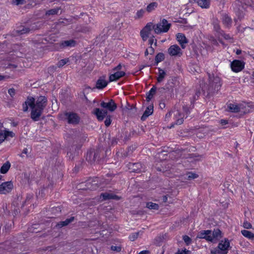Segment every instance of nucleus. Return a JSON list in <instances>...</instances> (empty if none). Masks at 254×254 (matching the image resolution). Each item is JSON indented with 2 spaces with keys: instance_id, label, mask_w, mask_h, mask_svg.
Returning a JSON list of instances; mask_svg holds the SVG:
<instances>
[{
  "instance_id": "1",
  "label": "nucleus",
  "mask_w": 254,
  "mask_h": 254,
  "mask_svg": "<svg viewBox=\"0 0 254 254\" xmlns=\"http://www.w3.org/2000/svg\"><path fill=\"white\" fill-rule=\"evenodd\" d=\"M221 237L222 233L219 229L214 230L213 232L210 230H202L196 236L197 238L205 239L207 241L213 243L216 242Z\"/></svg>"
},
{
  "instance_id": "2",
  "label": "nucleus",
  "mask_w": 254,
  "mask_h": 254,
  "mask_svg": "<svg viewBox=\"0 0 254 254\" xmlns=\"http://www.w3.org/2000/svg\"><path fill=\"white\" fill-rule=\"evenodd\" d=\"M123 67L121 64H119L112 70L109 78L110 82L117 81L125 75L126 72Z\"/></svg>"
},
{
  "instance_id": "3",
  "label": "nucleus",
  "mask_w": 254,
  "mask_h": 254,
  "mask_svg": "<svg viewBox=\"0 0 254 254\" xmlns=\"http://www.w3.org/2000/svg\"><path fill=\"white\" fill-rule=\"evenodd\" d=\"M230 248V242L228 240L225 239L222 240L218 246V250H211V254H227Z\"/></svg>"
},
{
  "instance_id": "4",
  "label": "nucleus",
  "mask_w": 254,
  "mask_h": 254,
  "mask_svg": "<svg viewBox=\"0 0 254 254\" xmlns=\"http://www.w3.org/2000/svg\"><path fill=\"white\" fill-rule=\"evenodd\" d=\"M171 118H173L175 121V124L181 125L183 123L184 115L181 114L178 110L175 109L166 115V121H169Z\"/></svg>"
},
{
  "instance_id": "5",
  "label": "nucleus",
  "mask_w": 254,
  "mask_h": 254,
  "mask_svg": "<svg viewBox=\"0 0 254 254\" xmlns=\"http://www.w3.org/2000/svg\"><path fill=\"white\" fill-rule=\"evenodd\" d=\"M170 27V24L166 19H163L160 23L154 25V30L155 33L167 32Z\"/></svg>"
},
{
  "instance_id": "6",
  "label": "nucleus",
  "mask_w": 254,
  "mask_h": 254,
  "mask_svg": "<svg viewBox=\"0 0 254 254\" xmlns=\"http://www.w3.org/2000/svg\"><path fill=\"white\" fill-rule=\"evenodd\" d=\"M153 29H154V24L151 22H149L140 31V36L143 41H145L150 37Z\"/></svg>"
},
{
  "instance_id": "7",
  "label": "nucleus",
  "mask_w": 254,
  "mask_h": 254,
  "mask_svg": "<svg viewBox=\"0 0 254 254\" xmlns=\"http://www.w3.org/2000/svg\"><path fill=\"white\" fill-rule=\"evenodd\" d=\"M168 53L171 56L181 57L182 54V50L177 45L171 46L168 49Z\"/></svg>"
},
{
  "instance_id": "8",
  "label": "nucleus",
  "mask_w": 254,
  "mask_h": 254,
  "mask_svg": "<svg viewBox=\"0 0 254 254\" xmlns=\"http://www.w3.org/2000/svg\"><path fill=\"white\" fill-rule=\"evenodd\" d=\"M245 67V63L240 60H234L231 64V67L233 71L238 72L242 70Z\"/></svg>"
},
{
  "instance_id": "9",
  "label": "nucleus",
  "mask_w": 254,
  "mask_h": 254,
  "mask_svg": "<svg viewBox=\"0 0 254 254\" xmlns=\"http://www.w3.org/2000/svg\"><path fill=\"white\" fill-rule=\"evenodd\" d=\"M13 185L11 181L2 183L0 185V193L6 194L11 191L13 189Z\"/></svg>"
},
{
  "instance_id": "10",
  "label": "nucleus",
  "mask_w": 254,
  "mask_h": 254,
  "mask_svg": "<svg viewBox=\"0 0 254 254\" xmlns=\"http://www.w3.org/2000/svg\"><path fill=\"white\" fill-rule=\"evenodd\" d=\"M43 111V110L36 107L35 105L33 107H32L30 117L32 120L35 122L39 121Z\"/></svg>"
},
{
  "instance_id": "11",
  "label": "nucleus",
  "mask_w": 254,
  "mask_h": 254,
  "mask_svg": "<svg viewBox=\"0 0 254 254\" xmlns=\"http://www.w3.org/2000/svg\"><path fill=\"white\" fill-rule=\"evenodd\" d=\"M107 111L104 109L96 108L93 111V114L96 116L99 121H102L107 116Z\"/></svg>"
},
{
  "instance_id": "12",
  "label": "nucleus",
  "mask_w": 254,
  "mask_h": 254,
  "mask_svg": "<svg viewBox=\"0 0 254 254\" xmlns=\"http://www.w3.org/2000/svg\"><path fill=\"white\" fill-rule=\"evenodd\" d=\"M35 98L31 96H28L26 100L22 104V110L23 112H27L28 110V106L31 108L35 105Z\"/></svg>"
},
{
  "instance_id": "13",
  "label": "nucleus",
  "mask_w": 254,
  "mask_h": 254,
  "mask_svg": "<svg viewBox=\"0 0 254 254\" xmlns=\"http://www.w3.org/2000/svg\"><path fill=\"white\" fill-rule=\"evenodd\" d=\"M100 106L104 109H107L109 112H113L117 108V106L113 100H110L108 102H102Z\"/></svg>"
},
{
  "instance_id": "14",
  "label": "nucleus",
  "mask_w": 254,
  "mask_h": 254,
  "mask_svg": "<svg viewBox=\"0 0 254 254\" xmlns=\"http://www.w3.org/2000/svg\"><path fill=\"white\" fill-rule=\"evenodd\" d=\"M66 119L69 124H77L79 121V118L77 114L72 113H66L65 114Z\"/></svg>"
},
{
  "instance_id": "15",
  "label": "nucleus",
  "mask_w": 254,
  "mask_h": 254,
  "mask_svg": "<svg viewBox=\"0 0 254 254\" xmlns=\"http://www.w3.org/2000/svg\"><path fill=\"white\" fill-rule=\"evenodd\" d=\"M38 28V26L36 24L34 23L29 26L23 27L22 29L18 30V32L20 34H27L32 32Z\"/></svg>"
},
{
  "instance_id": "16",
  "label": "nucleus",
  "mask_w": 254,
  "mask_h": 254,
  "mask_svg": "<svg viewBox=\"0 0 254 254\" xmlns=\"http://www.w3.org/2000/svg\"><path fill=\"white\" fill-rule=\"evenodd\" d=\"M47 98L45 96H40L37 100L35 107L42 110L46 106Z\"/></svg>"
},
{
  "instance_id": "17",
  "label": "nucleus",
  "mask_w": 254,
  "mask_h": 254,
  "mask_svg": "<svg viewBox=\"0 0 254 254\" xmlns=\"http://www.w3.org/2000/svg\"><path fill=\"white\" fill-rule=\"evenodd\" d=\"M177 40L179 44L181 45L182 49H185L186 44L188 43V40L185 36L181 33H178L177 36Z\"/></svg>"
},
{
  "instance_id": "18",
  "label": "nucleus",
  "mask_w": 254,
  "mask_h": 254,
  "mask_svg": "<svg viewBox=\"0 0 254 254\" xmlns=\"http://www.w3.org/2000/svg\"><path fill=\"white\" fill-rule=\"evenodd\" d=\"M4 132L1 131L0 132V144L8 136L11 137L14 136V133L12 131H10L4 129Z\"/></svg>"
},
{
  "instance_id": "19",
  "label": "nucleus",
  "mask_w": 254,
  "mask_h": 254,
  "mask_svg": "<svg viewBox=\"0 0 254 254\" xmlns=\"http://www.w3.org/2000/svg\"><path fill=\"white\" fill-rule=\"evenodd\" d=\"M202 8H208L210 4V0H193Z\"/></svg>"
},
{
  "instance_id": "20",
  "label": "nucleus",
  "mask_w": 254,
  "mask_h": 254,
  "mask_svg": "<svg viewBox=\"0 0 254 254\" xmlns=\"http://www.w3.org/2000/svg\"><path fill=\"white\" fill-rule=\"evenodd\" d=\"M43 228V225L40 224H32L30 227H29L28 229V231L30 233H38L39 232L40 229H42Z\"/></svg>"
},
{
  "instance_id": "21",
  "label": "nucleus",
  "mask_w": 254,
  "mask_h": 254,
  "mask_svg": "<svg viewBox=\"0 0 254 254\" xmlns=\"http://www.w3.org/2000/svg\"><path fill=\"white\" fill-rule=\"evenodd\" d=\"M153 112V106L152 105L148 106L145 110L143 115L141 117L142 120H145L148 116L151 115Z\"/></svg>"
},
{
  "instance_id": "22",
  "label": "nucleus",
  "mask_w": 254,
  "mask_h": 254,
  "mask_svg": "<svg viewBox=\"0 0 254 254\" xmlns=\"http://www.w3.org/2000/svg\"><path fill=\"white\" fill-rule=\"evenodd\" d=\"M108 84V82L104 78H100L96 82V88L102 89L105 87Z\"/></svg>"
},
{
  "instance_id": "23",
  "label": "nucleus",
  "mask_w": 254,
  "mask_h": 254,
  "mask_svg": "<svg viewBox=\"0 0 254 254\" xmlns=\"http://www.w3.org/2000/svg\"><path fill=\"white\" fill-rule=\"evenodd\" d=\"M11 166L10 163L9 161H6L1 167L0 172L1 174H5L9 170Z\"/></svg>"
},
{
  "instance_id": "24",
  "label": "nucleus",
  "mask_w": 254,
  "mask_h": 254,
  "mask_svg": "<svg viewBox=\"0 0 254 254\" xmlns=\"http://www.w3.org/2000/svg\"><path fill=\"white\" fill-rule=\"evenodd\" d=\"M75 45V42L72 40L64 41L61 43V46L63 48L72 47H74Z\"/></svg>"
},
{
  "instance_id": "25",
  "label": "nucleus",
  "mask_w": 254,
  "mask_h": 254,
  "mask_svg": "<svg viewBox=\"0 0 254 254\" xmlns=\"http://www.w3.org/2000/svg\"><path fill=\"white\" fill-rule=\"evenodd\" d=\"M158 6V3L156 2H152L148 4L146 7V10L150 13L154 11Z\"/></svg>"
},
{
  "instance_id": "26",
  "label": "nucleus",
  "mask_w": 254,
  "mask_h": 254,
  "mask_svg": "<svg viewBox=\"0 0 254 254\" xmlns=\"http://www.w3.org/2000/svg\"><path fill=\"white\" fill-rule=\"evenodd\" d=\"M241 233L245 237L250 240H254V234L251 232L246 230H243L241 231Z\"/></svg>"
},
{
  "instance_id": "27",
  "label": "nucleus",
  "mask_w": 254,
  "mask_h": 254,
  "mask_svg": "<svg viewBox=\"0 0 254 254\" xmlns=\"http://www.w3.org/2000/svg\"><path fill=\"white\" fill-rule=\"evenodd\" d=\"M223 23L227 27L231 25L232 23L231 18L227 15H224L222 17Z\"/></svg>"
},
{
  "instance_id": "28",
  "label": "nucleus",
  "mask_w": 254,
  "mask_h": 254,
  "mask_svg": "<svg viewBox=\"0 0 254 254\" xmlns=\"http://www.w3.org/2000/svg\"><path fill=\"white\" fill-rule=\"evenodd\" d=\"M158 70V76L157 77V80L158 82H161L163 81V79L164 78L166 75V73L164 70L161 69L160 68H159Z\"/></svg>"
},
{
  "instance_id": "29",
  "label": "nucleus",
  "mask_w": 254,
  "mask_h": 254,
  "mask_svg": "<svg viewBox=\"0 0 254 254\" xmlns=\"http://www.w3.org/2000/svg\"><path fill=\"white\" fill-rule=\"evenodd\" d=\"M229 109L232 112H238L240 111V108L236 104H230L228 106Z\"/></svg>"
},
{
  "instance_id": "30",
  "label": "nucleus",
  "mask_w": 254,
  "mask_h": 254,
  "mask_svg": "<svg viewBox=\"0 0 254 254\" xmlns=\"http://www.w3.org/2000/svg\"><path fill=\"white\" fill-rule=\"evenodd\" d=\"M156 91V88L153 87L149 91V92L147 94L146 96V100L147 101H149L153 97L154 95L155 94Z\"/></svg>"
},
{
  "instance_id": "31",
  "label": "nucleus",
  "mask_w": 254,
  "mask_h": 254,
  "mask_svg": "<svg viewBox=\"0 0 254 254\" xmlns=\"http://www.w3.org/2000/svg\"><path fill=\"white\" fill-rule=\"evenodd\" d=\"M101 196L103 197V198L104 199H111V198H113V199H119V198L116 195H114L109 194V193H103V194H102Z\"/></svg>"
},
{
  "instance_id": "32",
  "label": "nucleus",
  "mask_w": 254,
  "mask_h": 254,
  "mask_svg": "<svg viewBox=\"0 0 254 254\" xmlns=\"http://www.w3.org/2000/svg\"><path fill=\"white\" fill-rule=\"evenodd\" d=\"M145 11L143 9H140L137 10L134 16L135 19H139L143 17Z\"/></svg>"
},
{
  "instance_id": "33",
  "label": "nucleus",
  "mask_w": 254,
  "mask_h": 254,
  "mask_svg": "<svg viewBox=\"0 0 254 254\" xmlns=\"http://www.w3.org/2000/svg\"><path fill=\"white\" fill-rule=\"evenodd\" d=\"M165 56L164 54L160 53L158 54L155 57V61L158 64L164 60Z\"/></svg>"
},
{
  "instance_id": "34",
  "label": "nucleus",
  "mask_w": 254,
  "mask_h": 254,
  "mask_svg": "<svg viewBox=\"0 0 254 254\" xmlns=\"http://www.w3.org/2000/svg\"><path fill=\"white\" fill-rule=\"evenodd\" d=\"M147 207L149 209H158L159 206L157 204L153 202H148L146 204Z\"/></svg>"
},
{
  "instance_id": "35",
  "label": "nucleus",
  "mask_w": 254,
  "mask_h": 254,
  "mask_svg": "<svg viewBox=\"0 0 254 254\" xmlns=\"http://www.w3.org/2000/svg\"><path fill=\"white\" fill-rule=\"evenodd\" d=\"M72 220H73V218L67 219L64 221L61 222L60 223H59L58 224V225L59 227H63V226L68 225Z\"/></svg>"
},
{
  "instance_id": "36",
  "label": "nucleus",
  "mask_w": 254,
  "mask_h": 254,
  "mask_svg": "<svg viewBox=\"0 0 254 254\" xmlns=\"http://www.w3.org/2000/svg\"><path fill=\"white\" fill-rule=\"evenodd\" d=\"M26 2L25 0H12L11 1V3L15 5H22L26 3Z\"/></svg>"
},
{
  "instance_id": "37",
  "label": "nucleus",
  "mask_w": 254,
  "mask_h": 254,
  "mask_svg": "<svg viewBox=\"0 0 254 254\" xmlns=\"http://www.w3.org/2000/svg\"><path fill=\"white\" fill-rule=\"evenodd\" d=\"M68 62V59H64L61 60L58 62V66L59 67H62L65 65L66 64H67Z\"/></svg>"
},
{
  "instance_id": "38",
  "label": "nucleus",
  "mask_w": 254,
  "mask_h": 254,
  "mask_svg": "<svg viewBox=\"0 0 254 254\" xmlns=\"http://www.w3.org/2000/svg\"><path fill=\"white\" fill-rule=\"evenodd\" d=\"M183 239L186 245H189L191 243V239L188 236L185 235L183 237Z\"/></svg>"
},
{
  "instance_id": "39",
  "label": "nucleus",
  "mask_w": 254,
  "mask_h": 254,
  "mask_svg": "<svg viewBox=\"0 0 254 254\" xmlns=\"http://www.w3.org/2000/svg\"><path fill=\"white\" fill-rule=\"evenodd\" d=\"M139 234V232L132 233L129 236V239L130 241H133L138 237Z\"/></svg>"
},
{
  "instance_id": "40",
  "label": "nucleus",
  "mask_w": 254,
  "mask_h": 254,
  "mask_svg": "<svg viewBox=\"0 0 254 254\" xmlns=\"http://www.w3.org/2000/svg\"><path fill=\"white\" fill-rule=\"evenodd\" d=\"M238 2L240 3L243 6V4H245L247 5H250V2L251 0H237Z\"/></svg>"
},
{
  "instance_id": "41",
  "label": "nucleus",
  "mask_w": 254,
  "mask_h": 254,
  "mask_svg": "<svg viewBox=\"0 0 254 254\" xmlns=\"http://www.w3.org/2000/svg\"><path fill=\"white\" fill-rule=\"evenodd\" d=\"M60 11V9L59 8L52 9L50 10H49V15L58 14Z\"/></svg>"
},
{
  "instance_id": "42",
  "label": "nucleus",
  "mask_w": 254,
  "mask_h": 254,
  "mask_svg": "<svg viewBox=\"0 0 254 254\" xmlns=\"http://www.w3.org/2000/svg\"><path fill=\"white\" fill-rule=\"evenodd\" d=\"M51 211L52 213L56 214L61 211V208L59 207H53L51 208Z\"/></svg>"
},
{
  "instance_id": "43",
  "label": "nucleus",
  "mask_w": 254,
  "mask_h": 254,
  "mask_svg": "<svg viewBox=\"0 0 254 254\" xmlns=\"http://www.w3.org/2000/svg\"><path fill=\"white\" fill-rule=\"evenodd\" d=\"M8 93L13 98L15 94V90L13 88H10L8 90Z\"/></svg>"
},
{
  "instance_id": "44",
  "label": "nucleus",
  "mask_w": 254,
  "mask_h": 254,
  "mask_svg": "<svg viewBox=\"0 0 254 254\" xmlns=\"http://www.w3.org/2000/svg\"><path fill=\"white\" fill-rule=\"evenodd\" d=\"M149 44L150 45V46H152L153 43H154V45L156 46L157 44V41L156 40L154 39V37H149Z\"/></svg>"
},
{
  "instance_id": "45",
  "label": "nucleus",
  "mask_w": 254,
  "mask_h": 254,
  "mask_svg": "<svg viewBox=\"0 0 254 254\" xmlns=\"http://www.w3.org/2000/svg\"><path fill=\"white\" fill-rule=\"evenodd\" d=\"M197 177H198V176L196 174H194V173H189L188 174V177L189 179H195Z\"/></svg>"
},
{
  "instance_id": "46",
  "label": "nucleus",
  "mask_w": 254,
  "mask_h": 254,
  "mask_svg": "<svg viewBox=\"0 0 254 254\" xmlns=\"http://www.w3.org/2000/svg\"><path fill=\"white\" fill-rule=\"evenodd\" d=\"M243 227L246 229H251L252 227L251 223L247 221H245L243 223Z\"/></svg>"
},
{
  "instance_id": "47",
  "label": "nucleus",
  "mask_w": 254,
  "mask_h": 254,
  "mask_svg": "<svg viewBox=\"0 0 254 254\" xmlns=\"http://www.w3.org/2000/svg\"><path fill=\"white\" fill-rule=\"evenodd\" d=\"M111 120L110 119V117L107 116L105 121V124L106 126H107V127L109 126L111 124Z\"/></svg>"
},
{
  "instance_id": "48",
  "label": "nucleus",
  "mask_w": 254,
  "mask_h": 254,
  "mask_svg": "<svg viewBox=\"0 0 254 254\" xmlns=\"http://www.w3.org/2000/svg\"><path fill=\"white\" fill-rule=\"evenodd\" d=\"M177 254H190V252L189 251H187L186 249L182 250V251H179L177 253Z\"/></svg>"
},
{
  "instance_id": "49",
  "label": "nucleus",
  "mask_w": 254,
  "mask_h": 254,
  "mask_svg": "<svg viewBox=\"0 0 254 254\" xmlns=\"http://www.w3.org/2000/svg\"><path fill=\"white\" fill-rule=\"evenodd\" d=\"M111 249H112V250H113L114 251H117V252H119L121 250L120 247H116V246H112L111 247Z\"/></svg>"
},
{
  "instance_id": "50",
  "label": "nucleus",
  "mask_w": 254,
  "mask_h": 254,
  "mask_svg": "<svg viewBox=\"0 0 254 254\" xmlns=\"http://www.w3.org/2000/svg\"><path fill=\"white\" fill-rule=\"evenodd\" d=\"M214 28L217 32H218L220 29L219 26L216 24H214Z\"/></svg>"
},
{
  "instance_id": "51",
  "label": "nucleus",
  "mask_w": 254,
  "mask_h": 254,
  "mask_svg": "<svg viewBox=\"0 0 254 254\" xmlns=\"http://www.w3.org/2000/svg\"><path fill=\"white\" fill-rule=\"evenodd\" d=\"M22 153H23L24 154H26L27 155V157H28V149L27 148H24L22 151Z\"/></svg>"
},
{
  "instance_id": "52",
  "label": "nucleus",
  "mask_w": 254,
  "mask_h": 254,
  "mask_svg": "<svg viewBox=\"0 0 254 254\" xmlns=\"http://www.w3.org/2000/svg\"><path fill=\"white\" fill-rule=\"evenodd\" d=\"M227 123H228V122H227V121H226V120H222L221 121V124L222 125H225L227 124Z\"/></svg>"
},
{
  "instance_id": "53",
  "label": "nucleus",
  "mask_w": 254,
  "mask_h": 254,
  "mask_svg": "<svg viewBox=\"0 0 254 254\" xmlns=\"http://www.w3.org/2000/svg\"><path fill=\"white\" fill-rule=\"evenodd\" d=\"M30 198H28L27 197L26 198V199L23 202V203L22 204V207H23L25 205V203L27 202V201H29L30 200Z\"/></svg>"
},
{
  "instance_id": "54",
  "label": "nucleus",
  "mask_w": 254,
  "mask_h": 254,
  "mask_svg": "<svg viewBox=\"0 0 254 254\" xmlns=\"http://www.w3.org/2000/svg\"><path fill=\"white\" fill-rule=\"evenodd\" d=\"M148 252L146 251H142L140 252L138 254H147Z\"/></svg>"
},
{
  "instance_id": "55",
  "label": "nucleus",
  "mask_w": 254,
  "mask_h": 254,
  "mask_svg": "<svg viewBox=\"0 0 254 254\" xmlns=\"http://www.w3.org/2000/svg\"><path fill=\"white\" fill-rule=\"evenodd\" d=\"M6 76L0 75V81L4 79Z\"/></svg>"
},
{
  "instance_id": "56",
  "label": "nucleus",
  "mask_w": 254,
  "mask_h": 254,
  "mask_svg": "<svg viewBox=\"0 0 254 254\" xmlns=\"http://www.w3.org/2000/svg\"><path fill=\"white\" fill-rule=\"evenodd\" d=\"M167 200V196H163V201L166 202Z\"/></svg>"
},
{
  "instance_id": "57",
  "label": "nucleus",
  "mask_w": 254,
  "mask_h": 254,
  "mask_svg": "<svg viewBox=\"0 0 254 254\" xmlns=\"http://www.w3.org/2000/svg\"><path fill=\"white\" fill-rule=\"evenodd\" d=\"M3 127V124L2 123L0 122V132L2 131L1 128Z\"/></svg>"
},
{
  "instance_id": "58",
  "label": "nucleus",
  "mask_w": 254,
  "mask_h": 254,
  "mask_svg": "<svg viewBox=\"0 0 254 254\" xmlns=\"http://www.w3.org/2000/svg\"><path fill=\"white\" fill-rule=\"evenodd\" d=\"M52 109H53V110H54V111H56V110H57L58 109V107H57V106H55V107H52Z\"/></svg>"
},
{
  "instance_id": "59",
  "label": "nucleus",
  "mask_w": 254,
  "mask_h": 254,
  "mask_svg": "<svg viewBox=\"0 0 254 254\" xmlns=\"http://www.w3.org/2000/svg\"><path fill=\"white\" fill-rule=\"evenodd\" d=\"M24 154L22 153V152L21 153V154L20 155V156L22 158H23L24 157V155H23Z\"/></svg>"
},
{
  "instance_id": "60",
  "label": "nucleus",
  "mask_w": 254,
  "mask_h": 254,
  "mask_svg": "<svg viewBox=\"0 0 254 254\" xmlns=\"http://www.w3.org/2000/svg\"><path fill=\"white\" fill-rule=\"evenodd\" d=\"M216 82H219V78H216L215 79Z\"/></svg>"
},
{
  "instance_id": "61",
  "label": "nucleus",
  "mask_w": 254,
  "mask_h": 254,
  "mask_svg": "<svg viewBox=\"0 0 254 254\" xmlns=\"http://www.w3.org/2000/svg\"><path fill=\"white\" fill-rule=\"evenodd\" d=\"M133 166H135V167H137V166H140V164H139L137 163V164H133Z\"/></svg>"
},
{
  "instance_id": "62",
  "label": "nucleus",
  "mask_w": 254,
  "mask_h": 254,
  "mask_svg": "<svg viewBox=\"0 0 254 254\" xmlns=\"http://www.w3.org/2000/svg\"><path fill=\"white\" fill-rule=\"evenodd\" d=\"M39 43H43L44 44L45 43L43 41V39H41V41H40V40L39 41Z\"/></svg>"
},
{
  "instance_id": "63",
  "label": "nucleus",
  "mask_w": 254,
  "mask_h": 254,
  "mask_svg": "<svg viewBox=\"0 0 254 254\" xmlns=\"http://www.w3.org/2000/svg\"><path fill=\"white\" fill-rule=\"evenodd\" d=\"M148 54V51L147 50H146L145 52V55L146 56Z\"/></svg>"
},
{
  "instance_id": "64",
  "label": "nucleus",
  "mask_w": 254,
  "mask_h": 254,
  "mask_svg": "<svg viewBox=\"0 0 254 254\" xmlns=\"http://www.w3.org/2000/svg\"><path fill=\"white\" fill-rule=\"evenodd\" d=\"M240 52H240V51H238L237 52V54H238H238H239L240 53Z\"/></svg>"
}]
</instances>
